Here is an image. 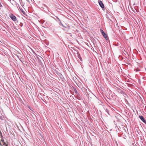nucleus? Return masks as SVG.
Instances as JSON below:
<instances>
[{"label": "nucleus", "mask_w": 146, "mask_h": 146, "mask_svg": "<svg viewBox=\"0 0 146 146\" xmlns=\"http://www.w3.org/2000/svg\"><path fill=\"white\" fill-rule=\"evenodd\" d=\"M6 146H8L7 145H6Z\"/></svg>", "instance_id": "nucleus-14"}, {"label": "nucleus", "mask_w": 146, "mask_h": 146, "mask_svg": "<svg viewBox=\"0 0 146 146\" xmlns=\"http://www.w3.org/2000/svg\"><path fill=\"white\" fill-rule=\"evenodd\" d=\"M56 17L57 18V20H56V21H59L61 23V21H60V19L58 18V17Z\"/></svg>", "instance_id": "nucleus-6"}, {"label": "nucleus", "mask_w": 146, "mask_h": 146, "mask_svg": "<svg viewBox=\"0 0 146 146\" xmlns=\"http://www.w3.org/2000/svg\"><path fill=\"white\" fill-rule=\"evenodd\" d=\"M2 137H1V139H1V141L3 143V142H5L4 141V140L2 139Z\"/></svg>", "instance_id": "nucleus-8"}, {"label": "nucleus", "mask_w": 146, "mask_h": 146, "mask_svg": "<svg viewBox=\"0 0 146 146\" xmlns=\"http://www.w3.org/2000/svg\"><path fill=\"white\" fill-rule=\"evenodd\" d=\"M100 32L104 37L106 39H107L108 38V36L104 32L103 30L102 29H100Z\"/></svg>", "instance_id": "nucleus-2"}, {"label": "nucleus", "mask_w": 146, "mask_h": 146, "mask_svg": "<svg viewBox=\"0 0 146 146\" xmlns=\"http://www.w3.org/2000/svg\"><path fill=\"white\" fill-rule=\"evenodd\" d=\"M139 117L143 122L145 123H146V121L144 119L143 116H139Z\"/></svg>", "instance_id": "nucleus-4"}, {"label": "nucleus", "mask_w": 146, "mask_h": 146, "mask_svg": "<svg viewBox=\"0 0 146 146\" xmlns=\"http://www.w3.org/2000/svg\"><path fill=\"white\" fill-rule=\"evenodd\" d=\"M10 17L14 21H16L17 20L16 17L14 16L13 14H11L9 15Z\"/></svg>", "instance_id": "nucleus-1"}, {"label": "nucleus", "mask_w": 146, "mask_h": 146, "mask_svg": "<svg viewBox=\"0 0 146 146\" xmlns=\"http://www.w3.org/2000/svg\"><path fill=\"white\" fill-rule=\"evenodd\" d=\"M74 91L75 93H76V94H77V93H78V92H77L76 90V89H75V88L74 89Z\"/></svg>", "instance_id": "nucleus-7"}, {"label": "nucleus", "mask_w": 146, "mask_h": 146, "mask_svg": "<svg viewBox=\"0 0 146 146\" xmlns=\"http://www.w3.org/2000/svg\"><path fill=\"white\" fill-rule=\"evenodd\" d=\"M62 26H63V27H64V26H63V24H62Z\"/></svg>", "instance_id": "nucleus-13"}, {"label": "nucleus", "mask_w": 146, "mask_h": 146, "mask_svg": "<svg viewBox=\"0 0 146 146\" xmlns=\"http://www.w3.org/2000/svg\"><path fill=\"white\" fill-rule=\"evenodd\" d=\"M3 143L4 145H5L6 146V145H7V144H6L5 142H3Z\"/></svg>", "instance_id": "nucleus-9"}, {"label": "nucleus", "mask_w": 146, "mask_h": 146, "mask_svg": "<svg viewBox=\"0 0 146 146\" xmlns=\"http://www.w3.org/2000/svg\"><path fill=\"white\" fill-rule=\"evenodd\" d=\"M23 24L22 23H21L20 24V25L21 27H22V26H23Z\"/></svg>", "instance_id": "nucleus-10"}, {"label": "nucleus", "mask_w": 146, "mask_h": 146, "mask_svg": "<svg viewBox=\"0 0 146 146\" xmlns=\"http://www.w3.org/2000/svg\"><path fill=\"white\" fill-rule=\"evenodd\" d=\"M98 3H99V4L100 5V6L102 8H103L104 7V5L102 2L101 1H98Z\"/></svg>", "instance_id": "nucleus-3"}, {"label": "nucleus", "mask_w": 146, "mask_h": 146, "mask_svg": "<svg viewBox=\"0 0 146 146\" xmlns=\"http://www.w3.org/2000/svg\"><path fill=\"white\" fill-rule=\"evenodd\" d=\"M8 1H11V0H8Z\"/></svg>", "instance_id": "nucleus-11"}, {"label": "nucleus", "mask_w": 146, "mask_h": 146, "mask_svg": "<svg viewBox=\"0 0 146 146\" xmlns=\"http://www.w3.org/2000/svg\"><path fill=\"white\" fill-rule=\"evenodd\" d=\"M21 11L23 13V14L25 15V12L22 9V8H21L19 7Z\"/></svg>", "instance_id": "nucleus-5"}, {"label": "nucleus", "mask_w": 146, "mask_h": 146, "mask_svg": "<svg viewBox=\"0 0 146 146\" xmlns=\"http://www.w3.org/2000/svg\"><path fill=\"white\" fill-rule=\"evenodd\" d=\"M0 145L1 146H2V145H1V143H0Z\"/></svg>", "instance_id": "nucleus-12"}]
</instances>
